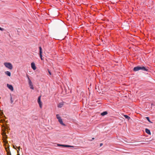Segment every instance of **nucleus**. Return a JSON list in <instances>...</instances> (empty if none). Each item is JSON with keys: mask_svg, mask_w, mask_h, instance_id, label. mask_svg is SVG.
<instances>
[{"mask_svg": "<svg viewBox=\"0 0 155 155\" xmlns=\"http://www.w3.org/2000/svg\"><path fill=\"white\" fill-rule=\"evenodd\" d=\"M139 70L147 71L148 70V69L143 66H138L135 67L133 69V71H137Z\"/></svg>", "mask_w": 155, "mask_h": 155, "instance_id": "obj_1", "label": "nucleus"}, {"mask_svg": "<svg viewBox=\"0 0 155 155\" xmlns=\"http://www.w3.org/2000/svg\"><path fill=\"white\" fill-rule=\"evenodd\" d=\"M5 66L10 70H12L13 68V66L11 63L9 62H5L4 63Z\"/></svg>", "mask_w": 155, "mask_h": 155, "instance_id": "obj_2", "label": "nucleus"}, {"mask_svg": "<svg viewBox=\"0 0 155 155\" xmlns=\"http://www.w3.org/2000/svg\"><path fill=\"white\" fill-rule=\"evenodd\" d=\"M28 83H29V86L30 87V88L32 90H33L34 89V88L33 87V85L32 84V83L31 80L28 77Z\"/></svg>", "mask_w": 155, "mask_h": 155, "instance_id": "obj_3", "label": "nucleus"}, {"mask_svg": "<svg viewBox=\"0 0 155 155\" xmlns=\"http://www.w3.org/2000/svg\"><path fill=\"white\" fill-rule=\"evenodd\" d=\"M41 96H39L38 97V102L40 108H41L42 107V102L41 101Z\"/></svg>", "mask_w": 155, "mask_h": 155, "instance_id": "obj_4", "label": "nucleus"}, {"mask_svg": "<svg viewBox=\"0 0 155 155\" xmlns=\"http://www.w3.org/2000/svg\"><path fill=\"white\" fill-rule=\"evenodd\" d=\"M39 55H40V58L41 59V60H43L42 58V49L41 48V47H39Z\"/></svg>", "mask_w": 155, "mask_h": 155, "instance_id": "obj_5", "label": "nucleus"}, {"mask_svg": "<svg viewBox=\"0 0 155 155\" xmlns=\"http://www.w3.org/2000/svg\"><path fill=\"white\" fill-rule=\"evenodd\" d=\"M7 87L12 91H13L14 90L13 87L11 85L7 84Z\"/></svg>", "mask_w": 155, "mask_h": 155, "instance_id": "obj_6", "label": "nucleus"}, {"mask_svg": "<svg viewBox=\"0 0 155 155\" xmlns=\"http://www.w3.org/2000/svg\"><path fill=\"white\" fill-rule=\"evenodd\" d=\"M31 68L34 70H35L36 69V67L35 66V64L34 62H32V63H31Z\"/></svg>", "mask_w": 155, "mask_h": 155, "instance_id": "obj_7", "label": "nucleus"}, {"mask_svg": "<svg viewBox=\"0 0 155 155\" xmlns=\"http://www.w3.org/2000/svg\"><path fill=\"white\" fill-rule=\"evenodd\" d=\"M58 146H63L65 147H73V146H72L69 145H62L61 144H58Z\"/></svg>", "mask_w": 155, "mask_h": 155, "instance_id": "obj_8", "label": "nucleus"}, {"mask_svg": "<svg viewBox=\"0 0 155 155\" xmlns=\"http://www.w3.org/2000/svg\"><path fill=\"white\" fill-rule=\"evenodd\" d=\"M58 121L62 125L65 126V124L63 123L62 120L61 118L58 120Z\"/></svg>", "mask_w": 155, "mask_h": 155, "instance_id": "obj_9", "label": "nucleus"}, {"mask_svg": "<svg viewBox=\"0 0 155 155\" xmlns=\"http://www.w3.org/2000/svg\"><path fill=\"white\" fill-rule=\"evenodd\" d=\"M7 152V155H11V153L9 149H6V150Z\"/></svg>", "mask_w": 155, "mask_h": 155, "instance_id": "obj_10", "label": "nucleus"}, {"mask_svg": "<svg viewBox=\"0 0 155 155\" xmlns=\"http://www.w3.org/2000/svg\"><path fill=\"white\" fill-rule=\"evenodd\" d=\"M145 132L149 134H151L150 130L146 128L145 129Z\"/></svg>", "mask_w": 155, "mask_h": 155, "instance_id": "obj_11", "label": "nucleus"}, {"mask_svg": "<svg viewBox=\"0 0 155 155\" xmlns=\"http://www.w3.org/2000/svg\"><path fill=\"white\" fill-rule=\"evenodd\" d=\"M0 118L3 117V116L4 117H5V115H3V112L1 111H0Z\"/></svg>", "mask_w": 155, "mask_h": 155, "instance_id": "obj_12", "label": "nucleus"}, {"mask_svg": "<svg viewBox=\"0 0 155 155\" xmlns=\"http://www.w3.org/2000/svg\"><path fill=\"white\" fill-rule=\"evenodd\" d=\"M7 143H4V146L5 147V150H6V149H8L9 147V146L7 145Z\"/></svg>", "mask_w": 155, "mask_h": 155, "instance_id": "obj_13", "label": "nucleus"}, {"mask_svg": "<svg viewBox=\"0 0 155 155\" xmlns=\"http://www.w3.org/2000/svg\"><path fill=\"white\" fill-rule=\"evenodd\" d=\"M5 73L8 76H11V73L9 71H6L5 72Z\"/></svg>", "mask_w": 155, "mask_h": 155, "instance_id": "obj_14", "label": "nucleus"}, {"mask_svg": "<svg viewBox=\"0 0 155 155\" xmlns=\"http://www.w3.org/2000/svg\"><path fill=\"white\" fill-rule=\"evenodd\" d=\"M107 114V111H104L101 114V115L102 116H104L105 115H106Z\"/></svg>", "mask_w": 155, "mask_h": 155, "instance_id": "obj_15", "label": "nucleus"}, {"mask_svg": "<svg viewBox=\"0 0 155 155\" xmlns=\"http://www.w3.org/2000/svg\"><path fill=\"white\" fill-rule=\"evenodd\" d=\"M124 116L125 118L127 119L128 120L130 118V117L127 115H124Z\"/></svg>", "mask_w": 155, "mask_h": 155, "instance_id": "obj_16", "label": "nucleus"}, {"mask_svg": "<svg viewBox=\"0 0 155 155\" xmlns=\"http://www.w3.org/2000/svg\"><path fill=\"white\" fill-rule=\"evenodd\" d=\"M18 149V150H17V153H18V154L17 155H20L19 152L20 150V147H16Z\"/></svg>", "mask_w": 155, "mask_h": 155, "instance_id": "obj_17", "label": "nucleus"}, {"mask_svg": "<svg viewBox=\"0 0 155 155\" xmlns=\"http://www.w3.org/2000/svg\"><path fill=\"white\" fill-rule=\"evenodd\" d=\"M3 142L4 143H8V141H7L6 139H3Z\"/></svg>", "mask_w": 155, "mask_h": 155, "instance_id": "obj_18", "label": "nucleus"}, {"mask_svg": "<svg viewBox=\"0 0 155 155\" xmlns=\"http://www.w3.org/2000/svg\"><path fill=\"white\" fill-rule=\"evenodd\" d=\"M2 130L3 131V132H2V135L3 136H4V135H5V136H6V133L5 131L3 130Z\"/></svg>", "mask_w": 155, "mask_h": 155, "instance_id": "obj_19", "label": "nucleus"}, {"mask_svg": "<svg viewBox=\"0 0 155 155\" xmlns=\"http://www.w3.org/2000/svg\"><path fill=\"white\" fill-rule=\"evenodd\" d=\"M56 117L58 120L61 118V117L59 116V114L56 115Z\"/></svg>", "mask_w": 155, "mask_h": 155, "instance_id": "obj_20", "label": "nucleus"}, {"mask_svg": "<svg viewBox=\"0 0 155 155\" xmlns=\"http://www.w3.org/2000/svg\"><path fill=\"white\" fill-rule=\"evenodd\" d=\"M146 119L150 123H152V122H151L149 118L148 117H146Z\"/></svg>", "mask_w": 155, "mask_h": 155, "instance_id": "obj_21", "label": "nucleus"}, {"mask_svg": "<svg viewBox=\"0 0 155 155\" xmlns=\"http://www.w3.org/2000/svg\"><path fill=\"white\" fill-rule=\"evenodd\" d=\"M62 104H59L58 105V107H62Z\"/></svg>", "mask_w": 155, "mask_h": 155, "instance_id": "obj_22", "label": "nucleus"}, {"mask_svg": "<svg viewBox=\"0 0 155 155\" xmlns=\"http://www.w3.org/2000/svg\"><path fill=\"white\" fill-rule=\"evenodd\" d=\"M3 136V139H6L7 138V136L6 135V136H5V135H4V136Z\"/></svg>", "mask_w": 155, "mask_h": 155, "instance_id": "obj_23", "label": "nucleus"}, {"mask_svg": "<svg viewBox=\"0 0 155 155\" xmlns=\"http://www.w3.org/2000/svg\"><path fill=\"white\" fill-rule=\"evenodd\" d=\"M4 120H3V119H1L0 121V122L1 123H3L4 122Z\"/></svg>", "mask_w": 155, "mask_h": 155, "instance_id": "obj_24", "label": "nucleus"}, {"mask_svg": "<svg viewBox=\"0 0 155 155\" xmlns=\"http://www.w3.org/2000/svg\"><path fill=\"white\" fill-rule=\"evenodd\" d=\"M0 30L1 31H3L4 29L3 28H1L0 27Z\"/></svg>", "mask_w": 155, "mask_h": 155, "instance_id": "obj_25", "label": "nucleus"}, {"mask_svg": "<svg viewBox=\"0 0 155 155\" xmlns=\"http://www.w3.org/2000/svg\"><path fill=\"white\" fill-rule=\"evenodd\" d=\"M0 30L1 31H3L4 29L3 28H1L0 27Z\"/></svg>", "mask_w": 155, "mask_h": 155, "instance_id": "obj_26", "label": "nucleus"}, {"mask_svg": "<svg viewBox=\"0 0 155 155\" xmlns=\"http://www.w3.org/2000/svg\"><path fill=\"white\" fill-rule=\"evenodd\" d=\"M11 103H12L13 102V100H12V97L11 98Z\"/></svg>", "mask_w": 155, "mask_h": 155, "instance_id": "obj_27", "label": "nucleus"}, {"mask_svg": "<svg viewBox=\"0 0 155 155\" xmlns=\"http://www.w3.org/2000/svg\"><path fill=\"white\" fill-rule=\"evenodd\" d=\"M48 73H49V74H50V75H51V72L49 71V70H48Z\"/></svg>", "mask_w": 155, "mask_h": 155, "instance_id": "obj_28", "label": "nucleus"}, {"mask_svg": "<svg viewBox=\"0 0 155 155\" xmlns=\"http://www.w3.org/2000/svg\"><path fill=\"white\" fill-rule=\"evenodd\" d=\"M102 145H103V144L102 143H100V146H102Z\"/></svg>", "mask_w": 155, "mask_h": 155, "instance_id": "obj_29", "label": "nucleus"}, {"mask_svg": "<svg viewBox=\"0 0 155 155\" xmlns=\"http://www.w3.org/2000/svg\"><path fill=\"white\" fill-rule=\"evenodd\" d=\"M94 138H92V139L93 140H94Z\"/></svg>", "mask_w": 155, "mask_h": 155, "instance_id": "obj_30", "label": "nucleus"}, {"mask_svg": "<svg viewBox=\"0 0 155 155\" xmlns=\"http://www.w3.org/2000/svg\"><path fill=\"white\" fill-rule=\"evenodd\" d=\"M13 147H14V146Z\"/></svg>", "mask_w": 155, "mask_h": 155, "instance_id": "obj_31", "label": "nucleus"}]
</instances>
